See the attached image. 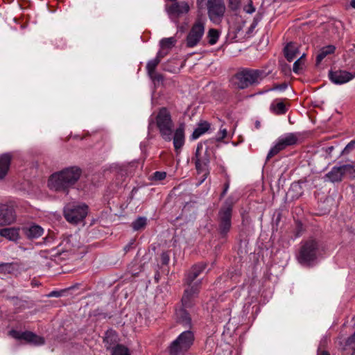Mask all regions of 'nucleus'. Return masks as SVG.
<instances>
[{
  "mask_svg": "<svg viewBox=\"0 0 355 355\" xmlns=\"http://www.w3.org/2000/svg\"><path fill=\"white\" fill-rule=\"evenodd\" d=\"M19 265L17 263H3L0 264V274L17 275L19 272Z\"/></svg>",
  "mask_w": 355,
  "mask_h": 355,
  "instance_id": "nucleus-20",
  "label": "nucleus"
},
{
  "mask_svg": "<svg viewBox=\"0 0 355 355\" xmlns=\"http://www.w3.org/2000/svg\"><path fill=\"white\" fill-rule=\"evenodd\" d=\"M285 148L295 145L298 140V137L296 133H288L279 137Z\"/></svg>",
  "mask_w": 355,
  "mask_h": 355,
  "instance_id": "nucleus-25",
  "label": "nucleus"
},
{
  "mask_svg": "<svg viewBox=\"0 0 355 355\" xmlns=\"http://www.w3.org/2000/svg\"><path fill=\"white\" fill-rule=\"evenodd\" d=\"M304 57H305V54H302V55H301V57L297 59L293 64V71L294 73H297V74H300L302 73V70H303V68L305 65V62H304Z\"/></svg>",
  "mask_w": 355,
  "mask_h": 355,
  "instance_id": "nucleus-32",
  "label": "nucleus"
},
{
  "mask_svg": "<svg viewBox=\"0 0 355 355\" xmlns=\"http://www.w3.org/2000/svg\"><path fill=\"white\" fill-rule=\"evenodd\" d=\"M229 187H230L229 183L228 182L225 183V184L224 186L223 191L221 193V197H223L226 194V193L229 189Z\"/></svg>",
  "mask_w": 355,
  "mask_h": 355,
  "instance_id": "nucleus-46",
  "label": "nucleus"
},
{
  "mask_svg": "<svg viewBox=\"0 0 355 355\" xmlns=\"http://www.w3.org/2000/svg\"><path fill=\"white\" fill-rule=\"evenodd\" d=\"M206 19L198 17L191 26L186 37V45L189 48L196 46L201 41L205 31Z\"/></svg>",
  "mask_w": 355,
  "mask_h": 355,
  "instance_id": "nucleus-8",
  "label": "nucleus"
},
{
  "mask_svg": "<svg viewBox=\"0 0 355 355\" xmlns=\"http://www.w3.org/2000/svg\"><path fill=\"white\" fill-rule=\"evenodd\" d=\"M189 4L184 1L175 3L166 8L168 15L176 23H178V17L189 12Z\"/></svg>",
  "mask_w": 355,
  "mask_h": 355,
  "instance_id": "nucleus-13",
  "label": "nucleus"
},
{
  "mask_svg": "<svg viewBox=\"0 0 355 355\" xmlns=\"http://www.w3.org/2000/svg\"><path fill=\"white\" fill-rule=\"evenodd\" d=\"M350 4L353 8H355V0H352Z\"/></svg>",
  "mask_w": 355,
  "mask_h": 355,
  "instance_id": "nucleus-48",
  "label": "nucleus"
},
{
  "mask_svg": "<svg viewBox=\"0 0 355 355\" xmlns=\"http://www.w3.org/2000/svg\"><path fill=\"white\" fill-rule=\"evenodd\" d=\"M232 205L221 208L218 214L219 231L225 235L231 228Z\"/></svg>",
  "mask_w": 355,
  "mask_h": 355,
  "instance_id": "nucleus-10",
  "label": "nucleus"
},
{
  "mask_svg": "<svg viewBox=\"0 0 355 355\" xmlns=\"http://www.w3.org/2000/svg\"><path fill=\"white\" fill-rule=\"evenodd\" d=\"M355 148V140L351 141L345 148L344 152L349 153L352 149Z\"/></svg>",
  "mask_w": 355,
  "mask_h": 355,
  "instance_id": "nucleus-42",
  "label": "nucleus"
},
{
  "mask_svg": "<svg viewBox=\"0 0 355 355\" xmlns=\"http://www.w3.org/2000/svg\"><path fill=\"white\" fill-rule=\"evenodd\" d=\"M44 230L39 225H32L25 230L26 235L30 239H36L43 234Z\"/></svg>",
  "mask_w": 355,
  "mask_h": 355,
  "instance_id": "nucleus-26",
  "label": "nucleus"
},
{
  "mask_svg": "<svg viewBox=\"0 0 355 355\" xmlns=\"http://www.w3.org/2000/svg\"><path fill=\"white\" fill-rule=\"evenodd\" d=\"M210 128V124L207 121H202L198 123L197 128L193 132L191 138L193 139H197L201 135L205 134Z\"/></svg>",
  "mask_w": 355,
  "mask_h": 355,
  "instance_id": "nucleus-24",
  "label": "nucleus"
},
{
  "mask_svg": "<svg viewBox=\"0 0 355 355\" xmlns=\"http://www.w3.org/2000/svg\"><path fill=\"white\" fill-rule=\"evenodd\" d=\"M176 315L178 320L180 323L182 324L184 326H190L191 322V319L189 314L185 310V308L180 309L176 312Z\"/></svg>",
  "mask_w": 355,
  "mask_h": 355,
  "instance_id": "nucleus-27",
  "label": "nucleus"
},
{
  "mask_svg": "<svg viewBox=\"0 0 355 355\" xmlns=\"http://www.w3.org/2000/svg\"><path fill=\"white\" fill-rule=\"evenodd\" d=\"M200 282H196L184 290L182 297V303L184 308L191 307L194 304V300L198 296L200 291Z\"/></svg>",
  "mask_w": 355,
  "mask_h": 355,
  "instance_id": "nucleus-12",
  "label": "nucleus"
},
{
  "mask_svg": "<svg viewBox=\"0 0 355 355\" xmlns=\"http://www.w3.org/2000/svg\"><path fill=\"white\" fill-rule=\"evenodd\" d=\"M288 87V85L286 83H282L280 85H275L270 90H281L284 91Z\"/></svg>",
  "mask_w": 355,
  "mask_h": 355,
  "instance_id": "nucleus-41",
  "label": "nucleus"
},
{
  "mask_svg": "<svg viewBox=\"0 0 355 355\" xmlns=\"http://www.w3.org/2000/svg\"><path fill=\"white\" fill-rule=\"evenodd\" d=\"M329 79L336 85L347 83L355 78V73H349L344 70L330 71Z\"/></svg>",
  "mask_w": 355,
  "mask_h": 355,
  "instance_id": "nucleus-15",
  "label": "nucleus"
},
{
  "mask_svg": "<svg viewBox=\"0 0 355 355\" xmlns=\"http://www.w3.org/2000/svg\"><path fill=\"white\" fill-rule=\"evenodd\" d=\"M16 215L14 208L8 205H0V226L14 223Z\"/></svg>",
  "mask_w": 355,
  "mask_h": 355,
  "instance_id": "nucleus-16",
  "label": "nucleus"
},
{
  "mask_svg": "<svg viewBox=\"0 0 355 355\" xmlns=\"http://www.w3.org/2000/svg\"><path fill=\"white\" fill-rule=\"evenodd\" d=\"M60 295H61L60 292L55 291H51L49 294L47 295V296L49 297H60Z\"/></svg>",
  "mask_w": 355,
  "mask_h": 355,
  "instance_id": "nucleus-44",
  "label": "nucleus"
},
{
  "mask_svg": "<svg viewBox=\"0 0 355 355\" xmlns=\"http://www.w3.org/2000/svg\"><path fill=\"white\" fill-rule=\"evenodd\" d=\"M166 177V173L164 171H156L153 174V178L155 180H162Z\"/></svg>",
  "mask_w": 355,
  "mask_h": 355,
  "instance_id": "nucleus-40",
  "label": "nucleus"
},
{
  "mask_svg": "<svg viewBox=\"0 0 355 355\" xmlns=\"http://www.w3.org/2000/svg\"><path fill=\"white\" fill-rule=\"evenodd\" d=\"M155 123L162 138L166 141L173 140L175 152L179 153L185 143L184 125L181 124L173 134V122L170 112L166 108L159 109L155 116Z\"/></svg>",
  "mask_w": 355,
  "mask_h": 355,
  "instance_id": "nucleus-1",
  "label": "nucleus"
},
{
  "mask_svg": "<svg viewBox=\"0 0 355 355\" xmlns=\"http://www.w3.org/2000/svg\"><path fill=\"white\" fill-rule=\"evenodd\" d=\"M270 110L275 114L280 115L285 114L288 109L283 101L276 99L271 103Z\"/></svg>",
  "mask_w": 355,
  "mask_h": 355,
  "instance_id": "nucleus-22",
  "label": "nucleus"
},
{
  "mask_svg": "<svg viewBox=\"0 0 355 355\" xmlns=\"http://www.w3.org/2000/svg\"><path fill=\"white\" fill-rule=\"evenodd\" d=\"M212 154V150L207 146L205 142L198 144L195 155V164L198 173H205L202 182L209 173L208 166Z\"/></svg>",
  "mask_w": 355,
  "mask_h": 355,
  "instance_id": "nucleus-6",
  "label": "nucleus"
},
{
  "mask_svg": "<svg viewBox=\"0 0 355 355\" xmlns=\"http://www.w3.org/2000/svg\"><path fill=\"white\" fill-rule=\"evenodd\" d=\"M259 126H260V123L257 121L256 123V127L258 128H259Z\"/></svg>",
  "mask_w": 355,
  "mask_h": 355,
  "instance_id": "nucleus-49",
  "label": "nucleus"
},
{
  "mask_svg": "<svg viewBox=\"0 0 355 355\" xmlns=\"http://www.w3.org/2000/svg\"><path fill=\"white\" fill-rule=\"evenodd\" d=\"M19 227H7L0 230V236L6 238L12 241H16L19 239Z\"/></svg>",
  "mask_w": 355,
  "mask_h": 355,
  "instance_id": "nucleus-19",
  "label": "nucleus"
},
{
  "mask_svg": "<svg viewBox=\"0 0 355 355\" xmlns=\"http://www.w3.org/2000/svg\"><path fill=\"white\" fill-rule=\"evenodd\" d=\"M318 252L319 243L318 241L313 238H309L301 242L297 259L300 264L309 266L317 259Z\"/></svg>",
  "mask_w": 355,
  "mask_h": 355,
  "instance_id": "nucleus-4",
  "label": "nucleus"
},
{
  "mask_svg": "<svg viewBox=\"0 0 355 355\" xmlns=\"http://www.w3.org/2000/svg\"><path fill=\"white\" fill-rule=\"evenodd\" d=\"M163 264H167L169 261V256L167 252H163L161 255Z\"/></svg>",
  "mask_w": 355,
  "mask_h": 355,
  "instance_id": "nucleus-43",
  "label": "nucleus"
},
{
  "mask_svg": "<svg viewBox=\"0 0 355 355\" xmlns=\"http://www.w3.org/2000/svg\"><path fill=\"white\" fill-rule=\"evenodd\" d=\"M194 342V334L190 330L181 333L168 347L170 355H185Z\"/></svg>",
  "mask_w": 355,
  "mask_h": 355,
  "instance_id": "nucleus-5",
  "label": "nucleus"
},
{
  "mask_svg": "<svg viewBox=\"0 0 355 355\" xmlns=\"http://www.w3.org/2000/svg\"><path fill=\"white\" fill-rule=\"evenodd\" d=\"M268 73L263 70L243 69L238 72L233 78V83L239 89H245L252 85L259 84Z\"/></svg>",
  "mask_w": 355,
  "mask_h": 355,
  "instance_id": "nucleus-3",
  "label": "nucleus"
},
{
  "mask_svg": "<svg viewBox=\"0 0 355 355\" xmlns=\"http://www.w3.org/2000/svg\"><path fill=\"white\" fill-rule=\"evenodd\" d=\"M335 49V46L332 45H329L322 48L316 57V63L318 64H320L326 56L334 53Z\"/></svg>",
  "mask_w": 355,
  "mask_h": 355,
  "instance_id": "nucleus-28",
  "label": "nucleus"
},
{
  "mask_svg": "<svg viewBox=\"0 0 355 355\" xmlns=\"http://www.w3.org/2000/svg\"><path fill=\"white\" fill-rule=\"evenodd\" d=\"M82 171L80 168L71 166L53 173L49 178L48 187L51 190L68 193L79 180Z\"/></svg>",
  "mask_w": 355,
  "mask_h": 355,
  "instance_id": "nucleus-2",
  "label": "nucleus"
},
{
  "mask_svg": "<svg viewBox=\"0 0 355 355\" xmlns=\"http://www.w3.org/2000/svg\"><path fill=\"white\" fill-rule=\"evenodd\" d=\"M176 39L174 37L163 38L159 44L162 49H170L176 44Z\"/></svg>",
  "mask_w": 355,
  "mask_h": 355,
  "instance_id": "nucleus-31",
  "label": "nucleus"
},
{
  "mask_svg": "<svg viewBox=\"0 0 355 355\" xmlns=\"http://www.w3.org/2000/svg\"><path fill=\"white\" fill-rule=\"evenodd\" d=\"M285 148H286L285 146H284V144H282V142L281 141L279 138H278L275 146L273 147H272L271 149L270 150V151L268 152V155H267V159L268 160L270 159L273 156H275V155L279 153L281 150H282Z\"/></svg>",
  "mask_w": 355,
  "mask_h": 355,
  "instance_id": "nucleus-30",
  "label": "nucleus"
},
{
  "mask_svg": "<svg viewBox=\"0 0 355 355\" xmlns=\"http://www.w3.org/2000/svg\"><path fill=\"white\" fill-rule=\"evenodd\" d=\"M318 355H329V354L326 352H321L318 353Z\"/></svg>",
  "mask_w": 355,
  "mask_h": 355,
  "instance_id": "nucleus-47",
  "label": "nucleus"
},
{
  "mask_svg": "<svg viewBox=\"0 0 355 355\" xmlns=\"http://www.w3.org/2000/svg\"><path fill=\"white\" fill-rule=\"evenodd\" d=\"M110 351L111 355H130L129 349L121 344L115 345Z\"/></svg>",
  "mask_w": 355,
  "mask_h": 355,
  "instance_id": "nucleus-29",
  "label": "nucleus"
},
{
  "mask_svg": "<svg viewBox=\"0 0 355 355\" xmlns=\"http://www.w3.org/2000/svg\"><path fill=\"white\" fill-rule=\"evenodd\" d=\"M164 57L162 51H159L156 57L150 60H149L146 64V70L148 75L153 81L159 82L162 80V76L159 73H157L155 71V69L160 62L162 58Z\"/></svg>",
  "mask_w": 355,
  "mask_h": 355,
  "instance_id": "nucleus-14",
  "label": "nucleus"
},
{
  "mask_svg": "<svg viewBox=\"0 0 355 355\" xmlns=\"http://www.w3.org/2000/svg\"><path fill=\"white\" fill-rule=\"evenodd\" d=\"M207 7L210 20L220 21L226 10L224 0H207Z\"/></svg>",
  "mask_w": 355,
  "mask_h": 355,
  "instance_id": "nucleus-9",
  "label": "nucleus"
},
{
  "mask_svg": "<svg viewBox=\"0 0 355 355\" xmlns=\"http://www.w3.org/2000/svg\"><path fill=\"white\" fill-rule=\"evenodd\" d=\"M351 169L352 166L349 164L334 166L326 174V178L331 182H340L342 180L343 175Z\"/></svg>",
  "mask_w": 355,
  "mask_h": 355,
  "instance_id": "nucleus-17",
  "label": "nucleus"
},
{
  "mask_svg": "<svg viewBox=\"0 0 355 355\" xmlns=\"http://www.w3.org/2000/svg\"><path fill=\"white\" fill-rule=\"evenodd\" d=\"M229 8L232 10H236L241 6V0H227Z\"/></svg>",
  "mask_w": 355,
  "mask_h": 355,
  "instance_id": "nucleus-37",
  "label": "nucleus"
},
{
  "mask_svg": "<svg viewBox=\"0 0 355 355\" xmlns=\"http://www.w3.org/2000/svg\"><path fill=\"white\" fill-rule=\"evenodd\" d=\"M11 156L10 154L0 155V180L3 179L7 175L10 165Z\"/></svg>",
  "mask_w": 355,
  "mask_h": 355,
  "instance_id": "nucleus-18",
  "label": "nucleus"
},
{
  "mask_svg": "<svg viewBox=\"0 0 355 355\" xmlns=\"http://www.w3.org/2000/svg\"><path fill=\"white\" fill-rule=\"evenodd\" d=\"M9 335L17 340H24L26 342L35 345H41L44 343V338L39 336L31 331H19L17 330H11Z\"/></svg>",
  "mask_w": 355,
  "mask_h": 355,
  "instance_id": "nucleus-11",
  "label": "nucleus"
},
{
  "mask_svg": "<svg viewBox=\"0 0 355 355\" xmlns=\"http://www.w3.org/2000/svg\"><path fill=\"white\" fill-rule=\"evenodd\" d=\"M243 10L248 14H252L255 12V8L252 4V1L251 0H248V3L244 6Z\"/></svg>",
  "mask_w": 355,
  "mask_h": 355,
  "instance_id": "nucleus-38",
  "label": "nucleus"
},
{
  "mask_svg": "<svg viewBox=\"0 0 355 355\" xmlns=\"http://www.w3.org/2000/svg\"><path fill=\"white\" fill-rule=\"evenodd\" d=\"M346 347L355 352V331L354 334L347 340Z\"/></svg>",
  "mask_w": 355,
  "mask_h": 355,
  "instance_id": "nucleus-36",
  "label": "nucleus"
},
{
  "mask_svg": "<svg viewBox=\"0 0 355 355\" xmlns=\"http://www.w3.org/2000/svg\"><path fill=\"white\" fill-rule=\"evenodd\" d=\"M333 148H333L332 146H331V147H329L330 150H333Z\"/></svg>",
  "mask_w": 355,
  "mask_h": 355,
  "instance_id": "nucleus-50",
  "label": "nucleus"
},
{
  "mask_svg": "<svg viewBox=\"0 0 355 355\" xmlns=\"http://www.w3.org/2000/svg\"><path fill=\"white\" fill-rule=\"evenodd\" d=\"M219 133L220 134L221 139H224L227 136V130L225 128H220Z\"/></svg>",
  "mask_w": 355,
  "mask_h": 355,
  "instance_id": "nucleus-45",
  "label": "nucleus"
},
{
  "mask_svg": "<svg viewBox=\"0 0 355 355\" xmlns=\"http://www.w3.org/2000/svg\"><path fill=\"white\" fill-rule=\"evenodd\" d=\"M207 37L209 39V44L214 45L217 42L218 40L219 32L216 29L211 28L208 31Z\"/></svg>",
  "mask_w": 355,
  "mask_h": 355,
  "instance_id": "nucleus-33",
  "label": "nucleus"
},
{
  "mask_svg": "<svg viewBox=\"0 0 355 355\" xmlns=\"http://www.w3.org/2000/svg\"><path fill=\"white\" fill-rule=\"evenodd\" d=\"M87 213L88 207L84 203H69L64 209V216L66 220L73 224H77L83 220Z\"/></svg>",
  "mask_w": 355,
  "mask_h": 355,
  "instance_id": "nucleus-7",
  "label": "nucleus"
},
{
  "mask_svg": "<svg viewBox=\"0 0 355 355\" xmlns=\"http://www.w3.org/2000/svg\"><path fill=\"white\" fill-rule=\"evenodd\" d=\"M146 225V218L139 217L132 223V228L134 230H139L144 228Z\"/></svg>",
  "mask_w": 355,
  "mask_h": 355,
  "instance_id": "nucleus-34",
  "label": "nucleus"
},
{
  "mask_svg": "<svg viewBox=\"0 0 355 355\" xmlns=\"http://www.w3.org/2000/svg\"><path fill=\"white\" fill-rule=\"evenodd\" d=\"M205 269V265L203 263L195 265L191 269V274H195L198 277Z\"/></svg>",
  "mask_w": 355,
  "mask_h": 355,
  "instance_id": "nucleus-35",
  "label": "nucleus"
},
{
  "mask_svg": "<svg viewBox=\"0 0 355 355\" xmlns=\"http://www.w3.org/2000/svg\"><path fill=\"white\" fill-rule=\"evenodd\" d=\"M117 334L115 331L110 329L105 332L103 343L107 350H110L117 342Z\"/></svg>",
  "mask_w": 355,
  "mask_h": 355,
  "instance_id": "nucleus-21",
  "label": "nucleus"
},
{
  "mask_svg": "<svg viewBox=\"0 0 355 355\" xmlns=\"http://www.w3.org/2000/svg\"><path fill=\"white\" fill-rule=\"evenodd\" d=\"M198 277L195 274H191V271L190 270L186 276L185 283L191 286V283Z\"/></svg>",
  "mask_w": 355,
  "mask_h": 355,
  "instance_id": "nucleus-39",
  "label": "nucleus"
},
{
  "mask_svg": "<svg viewBox=\"0 0 355 355\" xmlns=\"http://www.w3.org/2000/svg\"><path fill=\"white\" fill-rule=\"evenodd\" d=\"M298 53V48L296 44L289 43L284 48V55L287 60L291 62L296 58Z\"/></svg>",
  "mask_w": 355,
  "mask_h": 355,
  "instance_id": "nucleus-23",
  "label": "nucleus"
}]
</instances>
